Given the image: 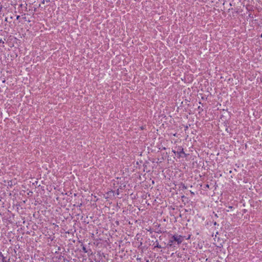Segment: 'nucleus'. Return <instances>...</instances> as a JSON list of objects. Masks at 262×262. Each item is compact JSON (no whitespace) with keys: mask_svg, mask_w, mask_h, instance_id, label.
Segmentation results:
<instances>
[{"mask_svg":"<svg viewBox=\"0 0 262 262\" xmlns=\"http://www.w3.org/2000/svg\"><path fill=\"white\" fill-rule=\"evenodd\" d=\"M216 235H215V238H214V240L215 241V238H216Z\"/></svg>","mask_w":262,"mask_h":262,"instance_id":"6","label":"nucleus"},{"mask_svg":"<svg viewBox=\"0 0 262 262\" xmlns=\"http://www.w3.org/2000/svg\"><path fill=\"white\" fill-rule=\"evenodd\" d=\"M155 247H158V248H161V246L159 245V244H157L156 246H155Z\"/></svg>","mask_w":262,"mask_h":262,"instance_id":"4","label":"nucleus"},{"mask_svg":"<svg viewBox=\"0 0 262 262\" xmlns=\"http://www.w3.org/2000/svg\"><path fill=\"white\" fill-rule=\"evenodd\" d=\"M184 240V236L181 235L174 234L169 239L168 245L170 247L174 246L175 243L178 245L181 244Z\"/></svg>","mask_w":262,"mask_h":262,"instance_id":"1","label":"nucleus"},{"mask_svg":"<svg viewBox=\"0 0 262 262\" xmlns=\"http://www.w3.org/2000/svg\"><path fill=\"white\" fill-rule=\"evenodd\" d=\"M49 3L50 2V0H42V2H41V3L42 4H45V3Z\"/></svg>","mask_w":262,"mask_h":262,"instance_id":"3","label":"nucleus"},{"mask_svg":"<svg viewBox=\"0 0 262 262\" xmlns=\"http://www.w3.org/2000/svg\"><path fill=\"white\" fill-rule=\"evenodd\" d=\"M179 157H182V155H185L183 148L180 149L179 151L177 152Z\"/></svg>","mask_w":262,"mask_h":262,"instance_id":"2","label":"nucleus"},{"mask_svg":"<svg viewBox=\"0 0 262 262\" xmlns=\"http://www.w3.org/2000/svg\"><path fill=\"white\" fill-rule=\"evenodd\" d=\"M216 222H214L213 225H216Z\"/></svg>","mask_w":262,"mask_h":262,"instance_id":"7","label":"nucleus"},{"mask_svg":"<svg viewBox=\"0 0 262 262\" xmlns=\"http://www.w3.org/2000/svg\"><path fill=\"white\" fill-rule=\"evenodd\" d=\"M214 245H215V246H217V247H220L221 246V244H220L219 245H216V244L214 243Z\"/></svg>","mask_w":262,"mask_h":262,"instance_id":"5","label":"nucleus"}]
</instances>
